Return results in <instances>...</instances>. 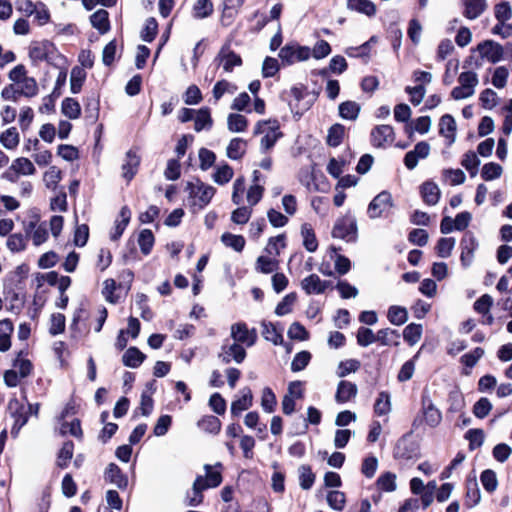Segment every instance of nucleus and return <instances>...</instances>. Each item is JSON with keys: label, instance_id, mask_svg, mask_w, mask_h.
<instances>
[{"label": "nucleus", "instance_id": "f704fd0d", "mask_svg": "<svg viewBox=\"0 0 512 512\" xmlns=\"http://www.w3.org/2000/svg\"><path fill=\"white\" fill-rule=\"evenodd\" d=\"M86 77L87 73L82 67L76 65L71 69L70 91L72 94H78L81 92Z\"/></svg>", "mask_w": 512, "mask_h": 512}, {"label": "nucleus", "instance_id": "9d476101", "mask_svg": "<svg viewBox=\"0 0 512 512\" xmlns=\"http://www.w3.org/2000/svg\"><path fill=\"white\" fill-rule=\"evenodd\" d=\"M214 62H217L219 65L222 64L225 72H232L235 67L243 64L242 57L231 49L229 42L222 45Z\"/></svg>", "mask_w": 512, "mask_h": 512}, {"label": "nucleus", "instance_id": "8fccbe9b", "mask_svg": "<svg viewBox=\"0 0 512 512\" xmlns=\"http://www.w3.org/2000/svg\"><path fill=\"white\" fill-rule=\"evenodd\" d=\"M277 406V398L270 387H264L261 396V407L266 413H273Z\"/></svg>", "mask_w": 512, "mask_h": 512}, {"label": "nucleus", "instance_id": "5fc2aeb1", "mask_svg": "<svg viewBox=\"0 0 512 512\" xmlns=\"http://www.w3.org/2000/svg\"><path fill=\"white\" fill-rule=\"evenodd\" d=\"M317 274H310L301 281V287L307 295H320L323 290L320 284L316 283Z\"/></svg>", "mask_w": 512, "mask_h": 512}, {"label": "nucleus", "instance_id": "f8f14e48", "mask_svg": "<svg viewBox=\"0 0 512 512\" xmlns=\"http://www.w3.org/2000/svg\"><path fill=\"white\" fill-rule=\"evenodd\" d=\"M393 206L391 193L387 190L381 191L369 203L367 213L371 219L379 218L382 213Z\"/></svg>", "mask_w": 512, "mask_h": 512}, {"label": "nucleus", "instance_id": "f03ea898", "mask_svg": "<svg viewBox=\"0 0 512 512\" xmlns=\"http://www.w3.org/2000/svg\"><path fill=\"white\" fill-rule=\"evenodd\" d=\"M185 191L189 194L190 206L193 212H196V210H203L210 204L217 190L197 177L196 184L191 181L186 182Z\"/></svg>", "mask_w": 512, "mask_h": 512}, {"label": "nucleus", "instance_id": "393cba45", "mask_svg": "<svg viewBox=\"0 0 512 512\" xmlns=\"http://www.w3.org/2000/svg\"><path fill=\"white\" fill-rule=\"evenodd\" d=\"M212 125L213 118L211 116V109L207 106L198 109L194 117V130L196 132L210 130Z\"/></svg>", "mask_w": 512, "mask_h": 512}, {"label": "nucleus", "instance_id": "6e6552de", "mask_svg": "<svg viewBox=\"0 0 512 512\" xmlns=\"http://www.w3.org/2000/svg\"><path fill=\"white\" fill-rule=\"evenodd\" d=\"M230 336L235 342L246 347L254 346L258 339L257 330L249 329L247 324L242 321L232 324Z\"/></svg>", "mask_w": 512, "mask_h": 512}, {"label": "nucleus", "instance_id": "473e14b6", "mask_svg": "<svg viewBox=\"0 0 512 512\" xmlns=\"http://www.w3.org/2000/svg\"><path fill=\"white\" fill-rule=\"evenodd\" d=\"M408 310L404 306L391 305L387 311L388 321L395 326H401L408 321Z\"/></svg>", "mask_w": 512, "mask_h": 512}, {"label": "nucleus", "instance_id": "13d9d810", "mask_svg": "<svg viewBox=\"0 0 512 512\" xmlns=\"http://www.w3.org/2000/svg\"><path fill=\"white\" fill-rule=\"evenodd\" d=\"M335 288L338 290L339 295L342 299L355 298L359 294L358 288L349 283L345 279L338 280V282L335 285Z\"/></svg>", "mask_w": 512, "mask_h": 512}, {"label": "nucleus", "instance_id": "a18cd8bd", "mask_svg": "<svg viewBox=\"0 0 512 512\" xmlns=\"http://www.w3.org/2000/svg\"><path fill=\"white\" fill-rule=\"evenodd\" d=\"M391 410V396L388 391H381L374 403V413L378 416H384Z\"/></svg>", "mask_w": 512, "mask_h": 512}, {"label": "nucleus", "instance_id": "3c124183", "mask_svg": "<svg viewBox=\"0 0 512 512\" xmlns=\"http://www.w3.org/2000/svg\"><path fill=\"white\" fill-rule=\"evenodd\" d=\"M297 300V293L290 292L286 294L275 308L277 316H284L292 311V306Z\"/></svg>", "mask_w": 512, "mask_h": 512}, {"label": "nucleus", "instance_id": "c9c22d12", "mask_svg": "<svg viewBox=\"0 0 512 512\" xmlns=\"http://www.w3.org/2000/svg\"><path fill=\"white\" fill-rule=\"evenodd\" d=\"M302 382L299 380L292 381L288 385V392L282 398V412L285 415H291L296 409V401L293 396V388L301 387Z\"/></svg>", "mask_w": 512, "mask_h": 512}, {"label": "nucleus", "instance_id": "a878e982", "mask_svg": "<svg viewBox=\"0 0 512 512\" xmlns=\"http://www.w3.org/2000/svg\"><path fill=\"white\" fill-rule=\"evenodd\" d=\"M273 123L275 124L273 127L270 128V131L265 134L261 139V152L265 153L268 150L272 149L277 141L281 139L284 134L280 131L279 123L276 119L273 120Z\"/></svg>", "mask_w": 512, "mask_h": 512}, {"label": "nucleus", "instance_id": "9b49d317", "mask_svg": "<svg viewBox=\"0 0 512 512\" xmlns=\"http://www.w3.org/2000/svg\"><path fill=\"white\" fill-rule=\"evenodd\" d=\"M67 81V70L61 69L52 92L44 98V103L40 107L41 112H54L55 102L62 95V88L66 85Z\"/></svg>", "mask_w": 512, "mask_h": 512}, {"label": "nucleus", "instance_id": "338daca9", "mask_svg": "<svg viewBox=\"0 0 512 512\" xmlns=\"http://www.w3.org/2000/svg\"><path fill=\"white\" fill-rule=\"evenodd\" d=\"M280 71V63L278 60L271 56H266L262 64L263 78L274 77Z\"/></svg>", "mask_w": 512, "mask_h": 512}, {"label": "nucleus", "instance_id": "4468645a", "mask_svg": "<svg viewBox=\"0 0 512 512\" xmlns=\"http://www.w3.org/2000/svg\"><path fill=\"white\" fill-rule=\"evenodd\" d=\"M84 108L86 122L90 125L95 124L100 112V95L97 91H90L84 98Z\"/></svg>", "mask_w": 512, "mask_h": 512}, {"label": "nucleus", "instance_id": "bb28decb", "mask_svg": "<svg viewBox=\"0 0 512 512\" xmlns=\"http://www.w3.org/2000/svg\"><path fill=\"white\" fill-rule=\"evenodd\" d=\"M90 23L100 34H105L110 30L109 13L105 9H98L90 16Z\"/></svg>", "mask_w": 512, "mask_h": 512}, {"label": "nucleus", "instance_id": "e433bc0d", "mask_svg": "<svg viewBox=\"0 0 512 512\" xmlns=\"http://www.w3.org/2000/svg\"><path fill=\"white\" fill-rule=\"evenodd\" d=\"M233 168L225 161L215 168L212 174L213 181L218 185H225L233 178Z\"/></svg>", "mask_w": 512, "mask_h": 512}, {"label": "nucleus", "instance_id": "20e7f679", "mask_svg": "<svg viewBox=\"0 0 512 512\" xmlns=\"http://www.w3.org/2000/svg\"><path fill=\"white\" fill-rule=\"evenodd\" d=\"M278 57L283 66L293 65L296 61H306L311 57V48L296 41L287 42L280 48Z\"/></svg>", "mask_w": 512, "mask_h": 512}, {"label": "nucleus", "instance_id": "864d4df0", "mask_svg": "<svg viewBox=\"0 0 512 512\" xmlns=\"http://www.w3.org/2000/svg\"><path fill=\"white\" fill-rule=\"evenodd\" d=\"M12 170H17L21 175H34L36 168L34 164L26 157L16 158L11 165Z\"/></svg>", "mask_w": 512, "mask_h": 512}, {"label": "nucleus", "instance_id": "0eeeda50", "mask_svg": "<svg viewBox=\"0 0 512 512\" xmlns=\"http://www.w3.org/2000/svg\"><path fill=\"white\" fill-rule=\"evenodd\" d=\"M459 86L455 87L451 95L454 99H465L474 94L478 84V76L473 71L462 72L458 77Z\"/></svg>", "mask_w": 512, "mask_h": 512}, {"label": "nucleus", "instance_id": "aec40b11", "mask_svg": "<svg viewBox=\"0 0 512 512\" xmlns=\"http://www.w3.org/2000/svg\"><path fill=\"white\" fill-rule=\"evenodd\" d=\"M420 195L425 204L432 206L438 203L441 192L435 182L427 180L420 185Z\"/></svg>", "mask_w": 512, "mask_h": 512}, {"label": "nucleus", "instance_id": "de8ad7c7", "mask_svg": "<svg viewBox=\"0 0 512 512\" xmlns=\"http://www.w3.org/2000/svg\"><path fill=\"white\" fill-rule=\"evenodd\" d=\"M377 42V36L373 35L368 41L364 42L358 47H349L346 49V54L349 57L366 58L370 55L371 44Z\"/></svg>", "mask_w": 512, "mask_h": 512}, {"label": "nucleus", "instance_id": "0e129e2a", "mask_svg": "<svg viewBox=\"0 0 512 512\" xmlns=\"http://www.w3.org/2000/svg\"><path fill=\"white\" fill-rule=\"evenodd\" d=\"M326 499L328 505L336 511H342L345 507V494L339 490H332L328 492Z\"/></svg>", "mask_w": 512, "mask_h": 512}, {"label": "nucleus", "instance_id": "69168bd1", "mask_svg": "<svg viewBox=\"0 0 512 512\" xmlns=\"http://www.w3.org/2000/svg\"><path fill=\"white\" fill-rule=\"evenodd\" d=\"M287 336L291 340H297V341H305L309 338V332L304 327L303 324H301L298 321L293 322L287 332Z\"/></svg>", "mask_w": 512, "mask_h": 512}, {"label": "nucleus", "instance_id": "5701e85b", "mask_svg": "<svg viewBox=\"0 0 512 512\" xmlns=\"http://www.w3.org/2000/svg\"><path fill=\"white\" fill-rule=\"evenodd\" d=\"M119 216L121 217V220L115 221L114 231L111 232V234H110V239L112 241L119 240L122 237L126 227L130 223V220H131L130 208L127 205L121 207Z\"/></svg>", "mask_w": 512, "mask_h": 512}, {"label": "nucleus", "instance_id": "72a5a7b5", "mask_svg": "<svg viewBox=\"0 0 512 512\" xmlns=\"http://www.w3.org/2000/svg\"><path fill=\"white\" fill-rule=\"evenodd\" d=\"M205 489L204 477L198 476L193 483L191 492H188L187 494V505L193 507L200 505L203 501L202 492Z\"/></svg>", "mask_w": 512, "mask_h": 512}, {"label": "nucleus", "instance_id": "f3484780", "mask_svg": "<svg viewBox=\"0 0 512 512\" xmlns=\"http://www.w3.org/2000/svg\"><path fill=\"white\" fill-rule=\"evenodd\" d=\"M241 396L233 400L230 407L232 417H239L243 411L248 410L253 405V394L249 387H244Z\"/></svg>", "mask_w": 512, "mask_h": 512}, {"label": "nucleus", "instance_id": "79ce46f5", "mask_svg": "<svg viewBox=\"0 0 512 512\" xmlns=\"http://www.w3.org/2000/svg\"><path fill=\"white\" fill-rule=\"evenodd\" d=\"M19 142L20 136L15 127H10L0 134V143L8 150L15 149L19 145Z\"/></svg>", "mask_w": 512, "mask_h": 512}, {"label": "nucleus", "instance_id": "49530a36", "mask_svg": "<svg viewBox=\"0 0 512 512\" xmlns=\"http://www.w3.org/2000/svg\"><path fill=\"white\" fill-rule=\"evenodd\" d=\"M158 34V22L156 18L149 17L140 32V37L144 42L151 43Z\"/></svg>", "mask_w": 512, "mask_h": 512}, {"label": "nucleus", "instance_id": "680f3d73", "mask_svg": "<svg viewBox=\"0 0 512 512\" xmlns=\"http://www.w3.org/2000/svg\"><path fill=\"white\" fill-rule=\"evenodd\" d=\"M198 157L199 167L202 171H207L214 166L217 158L215 152L204 147L199 149Z\"/></svg>", "mask_w": 512, "mask_h": 512}, {"label": "nucleus", "instance_id": "6e6d98bb", "mask_svg": "<svg viewBox=\"0 0 512 512\" xmlns=\"http://www.w3.org/2000/svg\"><path fill=\"white\" fill-rule=\"evenodd\" d=\"M312 354L307 350H302L295 354L291 362V371L300 372L304 370L310 363Z\"/></svg>", "mask_w": 512, "mask_h": 512}, {"label": "nucleus", "instance_id": "4c0bfd02", "mask_svg": "<svg viewBox=\"0 0 512 512\" xmlns=\"http://www.w3.org/2000/svg\"><path fill=\"white\" fill-rule=\"evenodd\" d=\"M221 242L235 252H242L245 248L246 240L243 235L224 232L220 237Z\"/></svg>", "mask_w": 512, "mask_h": 512}, {"label": "nucleus", "instance_id": "58836bf2", "mask_svg": "<svg viewBox=\"0 0 512 512\" xmlns=\"http://www.w3.org/2000/svg\"><path fill=\"white\" fill-rule=\"evenodd\" d=\"M137 243L143 255L147 256L151 253L155 244V236L150 229L140 230L137 238Z\"/></svg>", "mask_w": 512, "mask_h": 512}, {"label": "nucleus", "instance_id": "c756f323", "mask_svg": "<svg viewBox=\"0 0 512 512\" xmlns=\"http://www.w3.org/2000/svg\"><path fill=\"white\" fill-rule=\"evenodd\" d=\"M301 236L303 246L308 252L313 253L318 249V240L311 224L303 223L301 225Z\"/></svg>", "mask_w": 512, "mask_h": 512}, {"label": "nucleus", "instance_id": "cd10ccee", "mask_svg": "<svg viewBox=\"0 0 512 512\" xmlns=\"http://www.w3.org/2000/svg\"><path fill=\"white\" fill-rule=\"evenodd\" d=\"M360 111V104L352 100L343 101L338 105V114L344 120L355 121Z\"/></svg>", "mask_w": 512, "mask_h": 512}, {"label": "nucleus", "instance_id": "a19ab883", "mask_svg": "<svg viewBox=\"0 0 512 512\" xmlns=\"http://www.w3.org/2000/svg\"><path fill=\"white\" fill-rule=\"evenodd\" d=\"M59 433L62 436L69 434L77 439H82L83 430L81 427L80 419L75 418L71 422L62 421L60 424Z\"/></svg>", "mask_w": 512, "mask_h": 512}, {"label": "nucleus", "instance_id": "1a4fd4ad", "mask_svg": "<svg viewBox=\"0 0 512 512\" xmlns=\"http://www.w3.org/2000/svg\"><path fill=\"white\" fill-rule=\"evenodd\" d=\"M422 404H423V408H422L423 415L417 416L414 419L413 424H412L413 431H416L418 429V427L422 424L423 418H424L426 424L429 425L430 427L437 426L442 419L441 412L433 405V403L431 402V400L429 398L423 397Z\"/></svg>", "mask_w": 512, "mask_h": 512}, {"label": "nucleus", "instance_id": "ddd939ff", "mask_svg": "<svg viewBox=\"0 0 512 512\" xmlns=\"http://www.w3.org/2000/svg\"><path fill=\"white\" fill-rule=\"evenodd\" d=\"M476 50L482 58L493 64L499 62L503 58L504 54L503 47L492 40H486L479 43Z\"/></svg>", "mask_w": 512, "mask_h": 512}, {"label": "nucleus", "instance_id": "2f4dec72", "mask_svg": "<svg viewBox=\"0 0 512 512\" xmlns=\"http://www.w3.org/2000/svg\"><path fill=\"white\" fill-rule=\"evenodd\" d=\"M345 131L346 128L341 123L331 125L326 136V144L333 148L340 146L343 142Z\"/></svg>", "mask_w": 512, "mask_h": 512}, {"label": "nucleus", "instance_id": "603ef678", "mask_svg": "<svg viewBox=\"0 0 512 512\" xmlns=\"http://www.w3.org/2000/svg\"><path fill=\"white\" fill-rule=\"evenodd\" d=\"M361 367V362L357 359H347L340 361L337 367V376L344 378L350 373L357 372Z\"/></svg>", "mask_w": 512, "mask_h": 512}, {"label": "nucleus", "instance_id": "423d86ee", "mask_svg": "<svg viewBox=\"0 0 512 512\" xmlns=\"http://www.w3.org/2000/svg\"><path fill=\"white\" fill-rule=\"evenodd\" d=\"M261 326L263 327L262 335L265 340L272 342L276 346H283L287 354L292 352L293 344L284 340L283 326L280 322L272 323L263 320Z\"/></svg>", "mask_w": 512, "mask_h": 512}, {"label": "nucleus", "instance_id": "774afa93", "mask_svg": "<svg viewBox=\"0 0 512 512\" xmlns=\"http://www.w3.org/2000/svg\"><path fill=\"white\" fill-rule=\"evenodd\" d=\"M57 155L67 162H73L79 158V149L71 144H60L57 147Z\"/></svg>", "mask_w": 512, "mask_h": 512}, {"label": "nucleus", "instance_id": "052dcab7", "mask_svg": "<svg viewBox=\"0 0 512 512\" xmlns=\"http://www.w3.org/2000/svg\"><path fill=\"white\" fill-rule=\"evenodd\" d=\"M208 405L217 415H224L226 413L227 401L219 392H214L210 395Z\"/></svg>", "mask_w": 512, "mask_h": 512}, {"label": "nucleus", "instance_id": "39448f33", "mask_svg": "<svg viewBox=\"0 0 512 512\" xmlns=\"http://www.w3.org/2000/svg\"><path fill=\"white\" fill-rule=\"evenodd\" d=\"M331 235L346 242L355 243L358 238L357 220L354 216L346 214L338 218L333 226Z\"/></svg>", "mask_w": 512, "mask_h": 512}, {"label": "nucleus", "instance_id": "a211bd4d", "mask_svg": "<svg viewBox=\"0 0 512 512\" xmlns=\"http://www.w3.org/2000/svg\"><path fill=\"white\" fill-rule=\"evenodd\" d=\"M141 163V158L137 153L130 149L126 152V158L124 163L122 164V177L130 182L138 172V168Z\"/></svg>", "mask_w": 512, "mask_h": 512}, {"label": "nucleus", "instance_id": "c03bdc74", "mask_svg": "<svg viewBox=\"0 0 512 512\" xmlns=\"http://www.w3.org/2000/svg\"><path fill=\"white\" fill-rule=\"evenodd\" d=\"M198 427L210 434H217L221 430V421L217 416L205 415L197 422Z\"/></svg>", "mask_w": 512, "mask_h": 512}, {"label": "nucleus", "instance_id": "412c9836", "mask_svg": "<svg viewBox=\"0 0 512 512\" xmlns=\"http://www.w3.org/2000/svg\"><path fill=\"white\" fill-rule=\"evenodd\" d=\"M146 357L138 347L130 346L122 355V363L125 367L136 369L142 365Z\"/></svg>", "mask_w": 512, "mask_h": 512}, {"label": "nucleus", "instance_id": "ea45409f", "mask_svg": "<svg viewBox=\"0 0 512 512\" xmlns=\"http://www.w3.org/2000/svg\"><path fill=\"white\" fill-rule=\"evenodd\" d=\"M423 333V326L419 323H410L403 329V339L409 346H414Z\"/></svg>", "mask_w": 512, "mask_h": 512}, {"label": "nucleus", "instance_id": "b1692460", "mask_svg": "<svg viewBox=\"0 0 512 512\" xmlns=\"http://www.w3.org/2000/svg\"><path fill=\"white\" fill-rule=\"evenodd\" d=\"M104 478L106 481L116 485L119 489H125L128 485V478L121 472L120 468L110 463L105 471Z\"/></svg>", "mask_w": 512, "mask_h": 512}, {"label": "nucleus", "instance_id": "4d7b16f0", "mask_svg": "<svg viewBox=\"0 0 512 512\" xmlns=\"http://www.w3.org/2000/svg\"><path fill=\"white\" fill-rule=\"evenodd\" d=\"M213 13L212 0H197L193 6V16L196 19H205Z\"/></svg>", "mask_w": 512, "mask_h": 512}, {"label": "nucleus", "instance_id": "4be33fe9", "mask_svg": "<svg viewBox=\"0 0 512 512\" xmlns=\"http://www.w3.org/2000/svg\"><path fill=\"white\" fill-rule=\"evenodd\" d=\"M346 7L348 10L363 14L369 18L374 17L377 13V7L371 0H347Z\"/></svg>", "mask_w": 512, "mask_h": 512}, {"label": "nucleus", "instance_id": "dca6fc26", "mask_svg": "<svg viewBox=\"0 0 512 512\" xmlns=\"http://www.w3.org/2000/svg\"><path fill=\"white\" fill-rule=\"evenodd\" d=\"M462 15L469 19L479 18L488 8L487 0H461Z\"/></svg>", "mask_w": 512, "mask_h": 512}, {"label": "nucleus", "instance_id": "09e8293b", "mask_svg": "<svg viewBox=\"0 0 512 512\" xmlns=\"http://www.w3.org/2000/svg\"><path fill=\"white\" fill-rule=\"evenodd\" d=\"M278 265V260L261 255L256 260L255 269L259 273L270 274L278 269Z\"/></svg>", "mask_w": 512, "mask_h": 512}, {"label": "nucleus", "instance_id": "6ab92c4d", "mask_svg": "<svg viewBox=\"0 0 512 512\" xmlns=\"http://www.w3.org/2000/svg\"><path fill=\"white\" fill-rule=\"evenodd\" d=\"M358 393L357 385L347 380L339 381L335 393V401L338 404H344L355 398Z\"/></svg>", "mask_w": 512, "mask_h": 512}, {"label": "nucleus", "instance_id": "f257e3e1", "mask_svg": "<svg viewBox=\"0 0 512 512\" xmlns=\"http://www.w3.org/2000/svg\"><path fill=\"white\" fill-rule=\"evenodd\" d=\"M29 271V265L22 263L16 267V274L20 275V279H15V274H7L4 278L3 294L5 299L10 300V306L7 308L10 312L19 314L26 303L24 286Z\"/></svg>", "mask_w": 512, "mask_h": 512}, {"label": "nucleus", "instance_id": "bf43d9fd", "mask_svg": "<svg viewBox=\"0 0 512 512\" xmlns=\"http://www.w3.org/2000/svg\"><path fill=\"white\" fill-rule=\"evenodd\" d=\"M356 340L360 347H368L376 342V333L371 328L361 326L357 330Z\"/></svg>", "mask_w": 512, "mask_h": 512}, {"label": "nucleus", "instance_id": "c85d7f7f", "mask_svg": "<svg viewBox=\"0 0 512 512\" xmlns=\"http://www.w3.org/2000/svg\"><path fill=\"white\" fill-rule=\"evenodd\" d=\"M61 113L68 119H78L82 114V108L77 99L66 97L61 103Z\"/></svg>", "mask_w": 512, "mask_h": 512}, {"label": "nucleus", "instance_id": "37998d69", "mask_svg": "<svg viewBox=\"0 0 512 512\" xmlns=\"http://www.w3.org/2000/svg\"><path fill=\"white\" fill-rule=\"evenodd\" d=\"M227 127L233 133L244 132L248 127V119L239 113H230L227 117Z\"/></svg>", "mask_w": 512, "mask_h": 512}, {"label": "nucleus", "instance_id": "2eb2a0df", "mask_svg": "<svg viewBox=\"0 0 512 512\" xmlns=\"http://www.w3.org/2000/svg\"><path fill=\"white\" fill-rule=\"evenodd\" d=\"M395 132L391 125H377L371 130V144L376 148H384L387 142H393Z\"/></svg>", "mask_w": 512, "mask_h": 512}, {"label": "nucleus", "instance_id": "e2e57ef3", "mask_svg": "<svg viewBox=\"0 0 512 512\" xmlns=\"http://www.w3.org/2000/svg\"><path fill=\"white\" fill-rule=\"evenodd\" d=\"M331 259L334 260V273L339 276H344L351 270L352 262L347 256L337 254L336 256H331Z\"/></svg>", "mask_w": 512, "mask_h": 512}, {"label": "nucleus", "instance_id": "7ed1b4c3", "mask_svg": "<svg viewBox=\"0 0 512 512\" xmlns=\"http://www.w3.org/2000/svg\"><path fill=\"white\" fill-rule=\"evenodd\" d=\"M59 60L66 61V57L58 51L56 45L50 40L34 41L29 47V58L33 64L39 61H46L49 65L58 68L53 61V56Z\"/></svg>", "mask_w": 512, "mask_h": 512}, {"label": "nucleus", "instance_id": "7c9ffc66", "mask_svg": "<svg viewBox=\"0 0 512 512\" xmlns=\"http://www.w3.org/2000/svg\"><path fill=\"white\" fill-rule=\"evenodd\" d=\"M247 141L240 137H235L230 140L227 148L226 155L231 160H240L246 153L245 146Z\"/></svg>", "mask_w": 512, "mask_h": 512}]
</instances>
